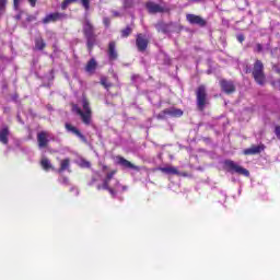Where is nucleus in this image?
Wrapping results in <instances>:
<instances>
[{
	"instance_id": "obj_19",
	"label": "nucleus",
	"mask_w": 280,
	"mask_h": 280,
	"mask_svg": "<svg viewBox=\"0 0 280 280\" xmlns=\"http://www.w3.org/2000/svg\"><path fill=\"white\" fill-rule=\"evenodd\" d=\"M71 159L66 158L63 160H60L59 162V168L57 170L58 174H62V172H71Z\"/></svg>"
},
{
	"instance_id": "obj_22",
	"label": "nucleus",
	"mask_w": 280,
	"mask_h": 280,
	"mask_svg": "<svg viewBox=\"0 0 280 280\" xmlns=\"http://www.w3.org/2000/svg\"><path fill=\"white\" fill-rule=\"evenodd\" d=\"M95 69H97V61L95 58H92L88 61L85 66L86 73H95Z\"/></svg>"
},
{
	"instance_id": "obj_43",
	"label": "nucleus",
	"mask_w": 280,
	"mask_h": 280,
	"mask_svg": "<svg viewBox=\"0 0 280 280\" xmlns=\"http://www.w3.org/2000/svg\"><path fill=\"white\" fill-rule=\"evenodd\" d=\"M106 170H108L107 165H103V172H106Z\"/></svg>"
},
{
	"instance_id": "obj_42",
	"label": "nucleus",
	"mask_w": 280,
	"mask_h": 280,
	"mask_svg": "<svg viewBox=\"0 0 280 280\" xmlns=\"http://www.w3.org/2000/svg\"><path fill=\"white\" fill-rule=\"evenodd\" d=\"M114 16H121V14L118 11L113 12Z\"/></svg>"
},
{
	"instance_id": "obj_4",
	"label": "nucleus",
	"mask_w": 280,
	"mask_h": 280,
	"mask_svg": "<svg viewBox=\"0 0 280 280\" xmlns=\"http://www.w3.org/2000/svg\"><path fill=\"white\" fill-rule=\"evenodd\" d=\"M224 167L226 172H230V174H240L241 176H250V172L242 166H240L237 163H235L232 160H225L224 161Z\"/></svg>"
},
{
	"instance_id": "obj_10",
	"label": "nucleus",
	"mask_w": 280,
	"mask_h": 280,
	"mask_svg": "<svg viewBox=\"0 0 280 280\" xmlns=\"http://www.w3.org/2000/svg\"><path fill=\"white\" fill-rule=\"evenodd\" d=\"M148 45H150V40L142 33H138L136 35V47L138 51L143 52L148 49Z\"/></svg>"
},
{
	"instance_id": "obj_21",
	"label": "nucleus",
	"mask_w": 280,
	"mask_h": 280,
	"mask_svg": "<svg viewBox=\"0 0 280 280\" xmlns=\"http://www.w3.org/2000/svg\"><path fill=\"white\" fill-rule=\"evenodd\" d=\"M159 171L162 172V174H168L173 176H178L180 174V172H178V168L174 166L160 167Z\"/></svg>"
},
{
	"instance_id": "obj_24",
	"label": "nucleus",
	"mask_w": 280,
	"mask_h": 280,
	"mask_svg": "<svg viewBox=\"0 0 280 280\" xmlns=\"http://www.w3.org/2000/svg\"><path fill=\"white\" fill-rule=\"evenodd\" d=\"M40 165L43 170H45V172H49V170H55L51 165V162L47 158L42 159Z\"/></svg>"
},
{
	"instance_id": "obj_29",
	"label": "nucleus",
	"mask_w": 280,
	"mask_h": 280,
	"mask_svg": "<svg viewBox=\"0 0 280 280\" xmlns=\"http://www.w3.org/2000/svg\"><path fill=\"white\" fill-rule=\"evenodd\" d=\"M135 5V0H124V8H132Z\"/></svg>"
},
{
	"instance_id": "obj_40",
	"label": "nucleus",
	"mask_w": 280,
	"mask_h": 280,
	"mask_svg": "<svg viewBox=\"0 0 280 280\" xmlns=\"http://www.w3.org/2000/svg\"><path fill=\"white\" fill-rule=\"evenodd\" d=\"M237 40H238V43H242L243 40H245L244 35H238L237 36Z\"/></svg>"
},
{
	"instance_id": "obj_11",
	"label": "nucleus",
	"mask_w": 280,
	"mask_h": 280,
	"mask_svg": "<svg viewBox=\"0 0 280 280\" xmlns=\"http://www.w3.org/2000/svg\"><path fill=\"white\" fill-rule=\"evenodd\" d=\"M183 117V110L178 108H166L159 114V119H165V117Z\"/></svg>"
},
{
	"instance_id": "obj_28",
	"label": "nucleus",
	"mask_w": 280,
	"mask_h": 280,
	"mask_svg": "<svg viewBox=\"0 0 280 280\" xmlns=\"http://www.w3.org/2000/svg\"><path fill=\"white\" fill-rule=\"evenodd\" d=\"M170 27H172V23H170V24H162L160 26V32H162L163 34H168Z\"/></svg>"
},
{
	"instance_id": "obj_36",
	"label": "nucleus",
	"mask_w": 280,
	"mask_h": 280,
	"mask_svg": "<svg viewBox=\"0 0 280 280\" xmlns=\"http://www.w3.org/2000/svg\"><path fill=\"white\" fill-rule=\"evenodd\" d=\"M11 100H12L13 102H18V101H19V94H18V93L13 94V95L11 96Z\"/></svg>"
},
{
	"instance_id": "obj_30",
	"label": "nucleus",
	"mask_w": 280,
	"mask_h": 280,
	"mask_svg": "<svg viewBox=\"0 0 280 280\" xmlns=\"http://www.w3.org/2000/svg\"><path fill=\"white\" fill-rule=\"evenodd\" d=\"M115 174H117V170H114V171H110L109 173H107L105 178L107 180H113V177L115 176Z\"/></svg>"
},
{
	"instance_id": "obj_44",
	"label": "nucleus",
	"mask_w": 280,
	"mask_h": 280,
	"mask_svg": "<svg viewBox=\"0 0 280 280\" xmlns=\"http://www.w3.org/2000/svg\"><path fill=\"white\" fill-rule=\"evenodd\" d=\"M96 182H97V178L92 177V185H93V183H96Z\"/></svg>"
},
{
	"instance_id": "obj_26",
	"label": "nucleus",
	"mask_w": 280,
	"mask_h": 280,
	"mask_svg": "<svg viewBox=\"0 0 280 280\" xmlns=\"http://www.w3.org/2000/svg\"><path fill=\"white\" fill-rule=\"evenodd\" d=\"M130 34H132V27H130L129 25L120 31L121 38H128Z\"/></svg>"
},
{
	"instance_id": "obj_34",
	"label": "nucleus",
	"mask_w": 280,
	"mask_h": 280,
	"mask_svg": "<svg viewBox=\"0 0 280 280\" xmlns=\"http://www.w3.org/2000/svg\"><path fill=\"white\" fill-rule=\"evenodd\" d=\"M103 23L106 25V27H108V25H110V19L104 18Z\"/></svg>"
},
{
	"instance_id": "obj_9",
	"label": "nucleus",
	"mask_w": 280,
	"mask_h": 280,
	"mask_svg": "<svg viewBox=\"0 0 280 280\" xmlns=\"http://www.w3.org/2000/svg\"><path fill=\"white\" fill-rule=\"evenodd\" d=\"M117 165H120L125 170H133L135 172H141V166L135 165L132 162L126 160V158L121 155L116 156Z\"/></svg>"
},
{
	"instance_id": "obj_3",
	"label": "nucleus",
	"mask_w": 280,
	"mask_h": 280,
	"mask_svg": "<svg viewBox=\"0 0 280 280\" xmlns=\"http://www.w3.org/2000/svg\"><path fill=\"white\" fill-rule=\"evenodd\" d=\"M82 106L83 110L82 108H80V106L73 105V110L74 113H77V115H79V117H81V120L85 126H91V119L93 118V109H91V103L89 102V98H82Z\"/></svg>"
},
{
	"instance_id": "obj_35",
	"label": "nucleus",
	"mask_w": 280,
	"mask_h": 280,
	"mask_svg": "<svg viewBox=\"0 0 280 280\" xmlns=\"http://www.w3.org/2000/svg\"><path fill=\"white\" fill-rule=\"evenodd\" d=\"M272 86H276L277 89H279L280 91V80H278L277 82H271Z\"/></svg>"
},
{
	"instance_id": "obj_1",
	"label": "nucleus",
	"mask_w": 280,
	"mask_h": 280,
	"mask_svg": "<svg viewBox=\"0 0 280 280\" xmlns=\"http://www.w3.org/2000/svg\"><path fill=\"white\" fill-rule=\"evenodd\" d=\"M264 69V61L256 59L253 68L248 66L245 67V73H250L256 84L264 86V84H266V72Z\"/></svg>"
},
{
	"instance_id": "obj_31",
	"label": "nucleus",
	"mask_w": 280,
	"mask_h": 280,
	"mask_svg": "<svg viewBox=\"0 0 280 280\" xmlns=\"http://www.w3.org/2000/svg\"><path fill=\"white\" fill-rule=\"evenodd\" d=\"M255 51L256 54H261V51H264V45H261L260 43H257Z\"/></svg>"
},
{
	"instance_id": "obj_6",
	"label": "nucleus",
	"mask_w": 280,
	"mask_h": 280,
	"mask_svg": "<svg viewBox=\"0 0 280 280\" xmlns=\"http://www.w3.org/2000/svg\"><path fill=\"white\" fill-rule=\"evenodd\" d=\"M196 97L198 110H205V106H207V88L205 85L197 88Z\"/></svg>"
},
{
	"instance_id": "obj_13",
	"label": "nucleus",
	"mask_w": 280,
	"mask_h": 280,
	"mask_svg": "<svg viewBox=\"0 0 280 280\" xmlns=\"http://www.w3.org/2000/svg\"><path fill=\"white\" fill-rule=\"evenodd\" d=\"M220 86L226 95H231L232 93H235V83L233 81H229L226 79H223L220 81Z\"/></svg>"
},
{
	"instance_id": "obj_12",
	"label": "nucleus",
	"mask_w": 280,
	"mask_h": 280,
	"mask_svg": "<svg viewBox=\"0 0 280 280\" xmlns=\"http://www.w3.org/2000/svg\"><path fill=\"white\" fill-rule=\"evenodd\" d=\"M37 145L39 150H45L49 145V133L47 131H40L37 133Z\"/></svg>"
},
{
	"instance_id": "obj_37",
	"label": "nucleus",
	"mask_w": 280,
	"mask_h": 280,
	"mask_svg": "<svg viewBox=\"0 0 280 280\" xmlns=\"http://www.w3.org/2000/svg\"><path fill=\"white\" fill-rule=\"evenodd\" d=\"M36 1L37 0H28V3L32 8H36Z\"/></svg>"
},
{
	"instance_id": "obj_17",
	"label": "nucleus",
	"mask_w": 280,
	"mask_h": 280,
	"mask_svg": "<svg viewBox=\"0 0 280 280\" xmlns=\"http://www.w3.org/2000/svg\"><path fill=\"white\" fill-rule=\"evenodd\" d=\"M145 8L149 14H159L165 12V9L161 7V4H156L155 2L149 1L145 3Z\"/></svg>"
},
{
	"instance_id": "obj_7",
	"label": "nucleus",
	"mask_w": 280,
	"mask_h": 280,
	"mask_svg": "<svg viewBox=\"0 0 280 280\" xmlns=\"http://www.w3.org/2000/svg\"><path fill=\"white\" fill-rule=\"evenodd\" d=\"M67 18H68L67 13L54 12V13L47 14L42 20V23H44V25H47L49 23H56L57 21H65V19Z\"/></svg>"
},
{
	"instance_id": "obj_25",
	"label": "nucleus",
	"mask_w": 280,
	"mask_h": 280,
	"mask_svg": "<svg viewBox=\"0 0 280 280\" xmlns=\"http://www.w3.org/2000/svg\"><path fill=\"white\" fill-rule=\"evenodd\" d=\"M100 84H102L104 86V89H106V91H108L113 86V83H110L108 81V78H106V77H101Z\"/></svg>"
},
{
	"instance_id": "obj_16",
	"label": "nucleus",
	"mask_w": 280,
	"mask_h": 280,
	"mask_svg": "<svg viewBox=\"0 0 280 280\" xmlns=\"http://www.w3.org/2000/svg\"><path fill=\"white\" fill-rule=\"evenodd\" d=\"M65 128L68 132H72V135H75V137L80 138L83 143H86V136L80 131L77 127H73V125L66 122Z\"/></svg>"
},
{
	"instance_id": "obj_38",
	"label": "nucleus",
	"mask_w": 280,
	"mask_h": 280,
	"mask_svg": "<svg viewBox=\"0 0 280 280\" xmlns=\"http://www.w3.org/2000/svg\"><path fill=\"white\" fill-rule=\"evenodd\" d=\"M273 71H276V73H278V75H280V68H279V66L275 65L273 66Z\"/></svg>"
},
{
	"instance_id": "obj_14",
	"label": "nucleus",
	"mask_w": 280,
	"mask_h": 280,
	"mask_svg": "<svg viewBox=\"0 0 280 280\" xmlns=\"http://www.w3.org/2000/svg\"><path fill=\"white\" fill-rule=\"evenodd\" d=\"M265 150H266L265 144L252 145L250 148L245 149L243 151V154H245V156H253L255 154H261V152H264Z\"/></svg>"
},
{
	"instance_id": "obj_18",
	"label": "nucleus",
	"mask_w": 280,
	"mask_h": 280,
	"mask_svg": "<svg viewBox=\"0 0 280 280\" xmlns=\"http://www.w3.org/2000/svg\"><path fill=\"white\" fill-rule=\"evenodd\" d=\"M78 0H63L61 2V10H66L67 8H69V5H71V3H75ZM81 3L84 8V10L89 11L91 10V0H81Z\"/></svg>"
},
{
	"instance_id": "obj_5",
	"label": "nucleus",
	"mask_w": 280,
	"mask_h": 280,
	"mask_svg": "<svg viewBox=\"0 0 280 280\" xmlns=\"http://www.w3.org/2000/svg\"><path fill=\"white\" fill-rule=\"evenodd\" d=\"M224 167L226 172H230V174H240L241 176H250V172L242 166H240L237 163H235L232 160H225L224 161Z\"/></svg>"
},
{
	"instance_id": "obj_2",
	"label": "nucleus",
	"mask_w": 280,
	"mask_h": 280,
	"mask_svg": "<svg viewBox=\"0 0 280 280\" xmlns=\"http://www.w3.org/2000/svg\"><path fill=\"white\" fill-rule=\"evenodd\" d=\"M82 33L86 40L88 50L91 52L95 47V43H97V35H95V26L91 22V20L85 19L82 23Z\"/></svg>"
},
{
	"instance_id": "obj_27",
	"label": "nucleus",
	"mask_w": 280,
	"mask_h": 280,
	"mask_svg": "<svg viewBox=\"0 0 280 280\" xmlns=\"http://www.w3.org/2000/svg\"><path fill=\"white\" fill-rule=\"evenodd\" d=\"M110 187V180L107 179V177H105V179L103 180V185H98L97 186V190H102V189H108Z\"/></svg>"
},
{
	"instance_id": "obj_39",
	"label": "nucleus",
	"mask_w": 280,
	"mask_h": 280,
	"mask_svg": "<svg viewBox=\"0 0 280 280\" xmlns=\"http://www.w3.org/2000/svg\"><path fill=\"white\" fill-rule=\"evenodd\" d=\"M19 3H21V0H13V5L16 10V8H19Z\"/></svg>"
},
{
	"instance_id": "obj_20",
	"label": "nucleus",
	"mask_w": 280,
	"mask_h": 280,
	"mask_svg": "<svg viewBox=\"0 0 280 280\" xmlns=\"http://www.w3.org/2000/svg\"><path fill=\"white\" fill-rule=\"evenodd\" d=\"M8 137H10V128L3 127L0 130V143H3V145H8L9 143Z\"/></svg>"
},
{
	"instance_id": "obj_45",
	"label": "nucleus",
	"mask_w": 280,
	"mask_h": 280,
	"mask_svg": "<svg viewBox=\"0 0 280 280\" xmlns=\"http://www.w3.org/2000/svg\"><path fill=\"white\" fill-rule=\"evenodd\" d=\"M68 178L67 177H63V183H68Z\"/></svg>"
},
{
	"instance_id": "obj_23",
	"label": "nucleus",
	"mask_w": 280,
	"mask_h": 280,
	"mask_svg": "<svg viewBox=\"0 0 280 280\" xmlns=\"http://www.w3.org/2000/svg\"><path fill=\"white\" fill-rule=\"evenodd\" d=\"M47 47V43L43 39L42 36L35 38V49L36 51H43Z\"/></svg>"
},
{
	"instance_id": "obj_32",
	"label": "nucleus",
	"mask_w": 280,
	"mask_h": 280,
	"mask_svg": "<svg viewBox=\"0 0 280 280\" xmlns=\"http://www.w3.org/2000/svg\"><path fill=\"white\" fill-rule=\"evenodd\" d=\"M105 191H108L113 197L117 196V191H115L110 186L108 188H105Z\"/></svg>"
},
{
	"instance_id": "obj_33",
	"label": "nucleus",
	"mask_w": 280,
	"mask_h": 280,
	"mask_svg": "<svg viewBox=\"0 0 280 280\" xmlns=\"http://www.w3.org/2000/svg\"><path fill=\"white\" fill-rule=\"evenodd\" d=\"M275 135H276L277 139L280 140V126H276V128H275Z\"/></svg>"
},
{
	"instance_id": "obj_15",
	"label": "nucleus",
	"mask_w": 280,
	"mask_h": 280,
	"mask_svg": "<svg viewBox=\"0 0 280 280\" xmlns=\"http://www.w3.org/2000/svg\"><path fill=\"white\" fill-rule=\"evenodd\" d=\"M107 56L109 60H117V58H119V54L117 52V43L115 40L108 43Z\"/></svg>"
},
{
	"instance_id": "obj_41",
	"label": "nucleus",
	"mask_w": 280,
	"mask_h": 280,
	"mask_svg": "<svg viewBox=\"0 0 280 280\" xmlns=\"http://www.w3.org/2000/svg\"><path fill=\"white\" fill-rule=\"evenodd\" d=\"M190 3H200L202 0H188Z\"/></svg>"
},
{
	"instance_id": "obj_8",
	"label": "nucleus",
	"mask_w": 280,
	"mask_h": 280,
	"mask_svg": "<svg viewBox=\"0 0 280 280\" xmlns=\"http://www.w3.org/2000/svg\"><path fill=\"white\" fill-rule=\"evenodd\" d=\"M186 21L190 25H198V27H207V20H205L200 15H196L194 13L186 14Z\"/></svg>"
}]
</instances>
